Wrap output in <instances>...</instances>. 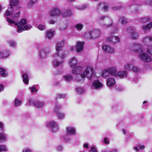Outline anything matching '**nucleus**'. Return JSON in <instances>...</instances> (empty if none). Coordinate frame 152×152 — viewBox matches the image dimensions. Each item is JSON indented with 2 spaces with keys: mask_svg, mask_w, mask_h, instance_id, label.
Returning <instances> with one entry per match:
<instances>
[{
  "mask_svg": "<svg viewBox=\"0 0 152 152\" xmlns=\"http://www.w3.org/2000/svg\"><path fill=\"white\" fill-rule=\"evenodd\" d=\"M117 150L116 149H113L110 151L109 150V152H117Z\"/></svg>",
  "mask_w": 152,
  "mask_h": 152,
  "instance_id": "obj_63",
  "label": "nucleus"
},
{
  "mask_svg": "<svg viewBox=\"0 0 152 152\" xmlns=\"http://www.w3.org/2000/svg\"><path fill=\"white\" fill-rule=\"evenodd\" d=\"M84 43L80 42H77L75 48H72L71 50L72 52H73L76 50L77 52H80L82 51L83 49Z\"/></svg>",
  "mask_w": 152,
  "mask_h": 152,
  "instance_id": "obj_14",
  "label": "nucleus"
},
{
  "mask_svg": "<svg viewBox=\"0 0 152 152\" xmlns=\"http://www.w3.org/2000/svg\"><path fill=\"white\" fill-rule=\"evenodd\" d=\"M92 38H95L99 37L101 32L98 29H94L90 31Z\"/></svg>",
  "mask_w": 152,
  "mask_h": 152,
  "instance_id": "obj_21",
  "label": "nucleus"
},
{
  "mask_svg": "<svg viewBox=\"0 0 152 152\" xmlns=\"http://www.w3.org/2000/svg\"><path fill=\"white\" fill-rule=\"evenodd\" d=\"M22 152H32V151L31 149L28 148H26L23 150Z\"/></svg>",
  "mask_w": 152,
  "mask_h": 152,
  "instance_id": "obj_57",
  "label": "nucleus"
},
{
  "mask_svg": "<svg viewBox=\"0 0 152 152\" xmlns=\"http://www.w3.org/2000/svg\"><path fill=\"white\" fill-rule=\"evenodd\" d=\"M55 34V31L52 29H50L46 31L45 33L46 37L49 39H51L53 37Z\"/></svg>",
  "mask_w": 152,
  "mask_h": 152,
  "instance_id": "obj_17",
  "label": "nucleus"
},
{
  "mask_svg": "<svg viewBox=\"0 0 152 152\" xmlns=\"http://www.w3.org/2000/svg\"><path fill=\"white\" fill-rule=\"evenodd\" d=\"M85 89L83 87H77V91L79 94L83 93L85 91Z\"/></svg>",
  "mask_w": 152,
  "mask_h": 152,
  "instance_id": "obj_43",
  "label": "nucleus"
},
{
  "mask_svg": "<svg viewBox=\"0 0 152 152\" xmlns=\"http://www.w3.org/2000/svg\"><path fill=\"white\" fill-rule=\"evenodd\" d=\"M128 74L127 71H121L118 72L116 77H119L120 78H123L126 77Z\"/></svg>",
  "mask_w": 152,
  "mask_h": 152,
  "instance_id": "obj_24",
  "label": "nucleus"
},
{
  "mask_svg": "<svg viewBox=\"0 0 152 152\" xmlns=\"http://www.w3.org/2000/svg\"><path fill=\"white\" fill-rule=\"evenodd\" d=\"M87 7V5H84L81 6H77L75 7L76 9L78 10H82L85 9Z\"/></svg>",
  "mask_w": 152,
  "mask_h": 152,
  "instance_id": "obj_53",
  "label": "nucleus"
},
{
  "mask_svg": "<svg viewBox=\"0 0 152 152\" xmlns=\"http://www.w3.org/2000/svg\"><path fill=\"white\" fill-rule=\"evenodd\" d=\"M61 107V105L59 103H56L55 105V111L56 112H58L59 111Z\"/></svg>",
  "mask_w": 152,
  "mask_h": 152,
  "instance_id": "obj_46",
  "label": "nucleus"
},
{
  "mask_svg": "<svg viewBox=\"0 0 152 152\" xmlns=\"http://www.w3.org/2000/svg\"><path fill=\"white\" fill-rule=\"evenodd\" d=\"M37 28L41 31L45 30L46 29L45 26L43 24H39L37 26Z\"/></svg>",
  "mask_w": 152,
  "mask_h": 152,
  "instance_id": "obj_38",
  "label": "nucleus"
},
{
  "mask_svg": "<svg viewBox=\"0 0 152 152\" xmlns=\"http://www.w3.org/2000/svg\"><path fill=\"white\" fill-rule=\"evenodd\" d=\"M69 64L71 67L74 68L77 66V61L75 58H72L69 61Z\"/></svg>",
  "mask_w": 152,
  "mask_h": 152,
  "instance_id": "obj_23",
  "label": "nucleus"
},
{
  "mask_svg": "<svg viewBox=\"0 0 152 152\" xmlns=\"http://www.w3.org/2000/svg\"><path fill=\"white\" fill-rule=\"evenodd\" d=\"M65 95L64 94H58L56 96V99H58L64 98H65Z\"/></svg>",
  "mask_w": 152,
  "mask_h": 152,
  "instance_id": "obj_52",
  "label": "nucleus"
},
{
  "mask_svg": "<svg viewBox=\"0 0 152 152\" xmlns=\"http://www.w3.org/2000/svg\"><path fill=\"white\" fill-rule=\"evenodd\" d=\"M63 150V147L61 146H58L57 147V151H60Z\"/></svg>",
  "mask_w": 152,
  "mask_h": 152,
  "instance_id": "obj_59",
  "label": "nucleus"
},
{
  "mask_svg": "<svg viewBox=\"0 0 152 152\" xmlns=\"http://www.w3.org/2000/svg\"><path fill=\"white\" fill-rule=\"evenodd\" d=\"M14 24L18 27V32H21L23 31L28 30L32 27L31 25L27 23V20L24 19L21 20L19 23H17L15 22Z\"/></svg>",
  "mask_w": 152,
  "mask_h": 152,
  "instance_id": "obj_5",
  "label": "nucleus"
},
{
  "mask_svg": "<svg viewBox=\"0 0 152 152\" xmlns=\"http://www.w3.org/2000/svg\"><path fill=\"white\" fill-rule=\"evenodd\" d=\"M66 135L72 136L76 134V130L74 127L68 126L66 128Z\"/></svg>",
  "mask_w": 152,
  "mask_h": 152,
  "instance_id": "obj_13",
  "label": "nucleus"
},
{
  "mask_svg": "<svg viewBox=\"0 0 152 152\" xmlns=\"http://www.w3.org/2000/svg\"><path fill=\"white\" fill-rule=\"evenodd\" d=\"M147 51L148 53L152 55V45L148 46L147 48Z\"/></svg>",
  "mask_w": 152,
  "mask_h": 152,
  "instance_id": "obj_48",
  "label": "nucleus"
},
{
  "mask_svg": "<svg viewBox=\"0 0 152 152\" xmlns=\"http://www.w3.org/2000/svg\"><path fill=\"white\" fill-rule=\"evenodd\" d=\"M10 55V52L7 50H4L1 53V57L5 59L8 57Z\"/></svg>",
  "mask_w": 152,
  "mask_h": 152,
  "instance_id": "obj_29",
  "label": "nucleus"
},
{
  "mask_svg": "<svg viewBox=\"0 0 152 152\" xmlns=\"http://www.w3.org/2000/svg\"><path fill=\"white\" fill-rule=\"evenodd\" d=\"M127 33L128 34L131 33V37L134 40L137 39L139 37L138 33L134 30L131 27H128L126 30Z\"/></svg>",
  "mask_w": 152,
  "mask_h": 152,
  "instance_id": "obj_9",
  "label": "nucleus"
},
{
  "mask_svg": "<svg viewBox=\"0 0 152 152\" xmlns=\"http://www.w3.org/2000/svg\"><path fill=\"white\" fill-rule=\"evenodd\" d=\"M64 45V42L63 40L58 42L56 45V50L57 53L55 54L53 56L54 60L53 61L52 64L54 66L58 67L59 66H62L63 65V61H59L58 60H59L60 59H63L64 57V56L60 55V53H61V51L62 50V48Z\"/></svg>",
  "mask_w": 152,
  "mask_h": 152,
  "instance_id": "obj_3",
  "label": "nucleus"
},
{
  "mask_svg": "<svg viewBox=\"0 0 152 152\" xmlns=\"http://www.w3.org/2000/svg\"><path fill=\"white\" fill-rule=\"evenodd\" d=\"M57 113V115L58 118L60 119H63L65 117V113L61 112H58Z\"/></svg>",
  "mask_w": 152,
  "mask_h": 152,
  "instance_id": "obj_35",
  "label": "nucleus"
},
{
  "mask_svg": "<svg viewBox=\"0 0 152 152\" xmlns=\"http://www.w3.org/2000/svg\"><path fill=\"white\" fill-rule=\"evenodd\" d=\"M105 19L104 23L101 25L102 27L103 28H107L112 26L113 22V20L107 16H99L98 17L97 20L98 21H102Z\"/></svg>",
  "mask_w": 152,
  "mask_h": 152,
  "instance_id": "obj_6",
  "label": "nucleus"
},
{
  "mask_svg": "<svg viewBox=\"0 0 152 152\" xmlns=\"http://www.w3.org/2000/svg\"><path fill=\"white\" fill-rule=\"evenodd\" d=\"M125 69L133 71L134 72H138L140 70L137 66L134 65V62L132 61L126 64L124 66Z\"/></svg>",
  "mask_w": 152,
  "mask_h": 152,
  "instance_id": "obj_8",
  "label": "nucleus"
},
{
  "mask_svg": "<svg viewBox=\"0 0 152 152\" xmlns=\"http://www.w3.org/2000/svg\"><path fill=\"white\" fill-rule=\"evenodd\" d=\"M72 15V12L71 10H64L61 12V15L64 17H67Z\"/></svg>",
  "mask_w": 152,
  "mask_h": 152,
  "instance_id": "obj_27",
  "label": "nucleus"
},
{
  "mask_svg": "<svg viewBox=\"0 0 152 152\" xmlns=\"http://www.w3.org/2000/svg\"><path fill=\"white\" fill-rule=\"evenodd\" d=\"M150 19L148 17H145L140 18L139 20V21L142 23H145L148 22Z\"/></svg>",
  "mask_w": 152,
  "mask_h": 152,
  "instance_id": "obj_36",
  "label": "nucleus"
},
{
  "mask_svg": "<svg viewBox=\"0 0 152 152\" xmlns=\"http://www.w3.org/2000/svg\"><path fill=\"white\" fill-rule=\"evenodd\" d=\"M50 15L52 17L59 16L61 15V12L59 9L57 8L52 9L49 12Z\"/></svg>",
  "mask_w": 152,
  "mask_h": 152,
  "instance_id": "obj_15",
  "label": "nucleus"
},
{
  "mask_svg": "<svg viewBox=\"0 0 152 152\" xmlns=\"http://www.w3.org/2000/svg\"><path fill=\"white\" fill-rule=\"evenodd\" d=\"M115 83V80L113 77L109 78L107 80V86L110 88L113 87Z\"/></svg>",
  "mask_w": 152,
  "mask_h": 152,
  "instance_id": "obj_18",
  "label": "nucleus"
},
{
  "mask_svg": "<svg viewBox=\"0 0 152 152\" xmlns=\"http://www.w3.org/2000/svg\"><path fill=\"white\" fill-rule=\"evenodd\" d=\"M118 28L117 26V25L115 26H114L112 29L111 30V33L113 34L115 33H116L117 31H118Z\"/></svg>",
  "mask_w": 152,
  "mask_h": 152,
  "instance_id": "obj_49",
  "label": "nucleus"
},
{
  "mask_svg": "<svg viewBox=\"0 0 152 152\" xmlns=\"http://www.w3.org/2000/svg\"><path fill=\"white\" fill-rule=\"evenodd\" d=\"M72 79V77L71 75H66L63 76V79L66 81L69 82Z\"/></svg>",
  "mask_w": 152,
  "mask_h": 152,
  "instance_id": "obj_32",
  "label": "nucleus"
},
{
  "mask_svg": "<svg viewBox=\"0 0 152 152\" xmlns=\"http://www.w3.org/2000/svg\"><path fill=\"white\" fill-rule=\"evenodd\" d=\"M152 26V23H151L147 24L146 26L142 27L141 28L144 31L150 30Z\"/></svg>",
  "mask_w": 152,
  "mask_h": 152,
  "instance_id": "obj_30",
  "label": "nucleus"
},
{
  "mask_svg": "<svg viewBox=\"0 0 152 152\" xmlns=\"http://www.w3.org/2000/svg\"><path fill=\"white\" fill-rule=\"evenodd\" d=\"M110 75V74L108 69L103 71L102 77L104 78H106L109 76Z\"/></svg>",
  "mask_w": 152,
  "mask_h": 152,
  "instance_id": "obj_33",
  "label": "nucleus"
},
{
  "mask_svg": "<svg viewBox=\"0 0 152 152\" xmlns=\"http://www.w3.org/2000/svg\"><path fill=\"white\" fill-rule=\"evenodd\" d=\"M38 0H30V2L28 4V7H31L36 4Z\"/></svg>",
  "mask_w": 152,
  "mask_h": 152,
  "instance_id": "obj_41",
  "label": "nucleus"
},
{
  "mask_svg": "<svg viewBox=\"0 0 152 152\" xmlns=\"http://www.w3.org/2000/svg\"><path fill=\"white\" fill-rule=\"evenodd\" d=\"M83 68L80 66H78L75 67L72 71V73L74 74L79 75L81 73V72L83 70Z\"/></svg>",
  "mask_w": 152,
  "mask_h": 152,
  "instance_id": "obj_22",
  "label": "nucleus"
},
{
  "mask_svg": "<svg viewBox=\"0 0 152 152\" xmlns=\"http://www.w3.org/2000/svg\"><path fill=\"white\" fill-rule=\"evenodd\" d=\"M90 152H98L96 147L95 146H92L91 148Z\"/></svg>",
  "mask_w": 152,
  "mask_h": 152,
  "instance_id": "obj_47",
  "label": "nucleus"
},
{
  "mask_svg": "<svg viewBox=\"0 0 152 152\" xmlns=\"http://www.w3.org/2000/svg\"><path fill=\"white\" fill-rule=\"evenodd\" d=\"M21 100L17 97L15 98L12 102L13 105L14 107H17L20 106L22 104Z\"/></svg>",
  "mask_w": 152,
  "mask_h": 152,
  "instance_id": "obj_25",
  "label": "nucleus"
},
{
  "mask_svg": "<svg viewBox=\"0 0 152 152\" xmlns=\"http://www.w3.org/2000/svg\"><path fill=\"white\" fill-rule=\"evenodd\" d=\"M7 43L10 46L13 48L16 47L17 45V43L15 41L12 40L8 41Z\"/></svg>",
  "mask_w": 152,
  "mask_h": 152,
  "instance_id": "obj_31",
  "label": "nucleus"
},
{
  "mask_svg": "<svg viewBox=\"0 0 152 152\" xmlns=\"http://www.w3.org/2000/svg\"><path fill=\"white\" fill-rule=\"evenodd\" d=\"M107 40L112 43L118 42L120 41L119 37L117 36H111L107 38Z\"/></svg>",
  "mask_w": 152,
  "mask_h": 152,
  "instance_id": "obj_20",
  "label": "nucleus"
},
{
  "mask_svg": "<svg viewBox=\"0 0 152 152\" xmlns=\"http://www.w3.org/2000/svg\"><path fill=\"white\" fill-rule=\"evenodd\" d=\"M10 5L8 7V9L6 11L4 14V17L6 19L7 21L9 23V25H12L13 23H15V21L12 19L16 20L20 15V12L18 11L15 14L11 16L10 18L9 16L11 15L14 13V7L17 5L19 3L18 0H10Z\"/></svg>",
  "mask_w": 152,
  "mask_h": 152,
  "instance_id": "obj_2",
  "label": "nucleus"
},
{
  "mask_svg": "<svg viewBox=\"0 0 152 152\" xmlns=\"http://www.w3.org/2000/svg\"><path fill=\"white\" fill-rule=\"evenodd\" d=\"M121 8V7L120 6L114 7H112V9L114 10H118L120 9Z\"/></svg>",
  "mask_w": 152,
  "mask_h": 152,
  "instance_id": "obj_61",
  "label": "nucleus"
},
{
  "mask_svg": "<svg viewBox=\"0 0 152 152\" xmlns=\"http://www.w3.org/2000/svg\"><path fill=\"white\" fill-rule=\"evenodd\" d=\"M110 75L114 76H116L118 72L117 69L114 67H111L108 68Z\"/></svg>",
  "mask_w": 152,
  "mask_h": 152,
  "instance_id": "obj_26",
  "label": "nucleus"
},
{
  "mask_svg": "<svg viewBox=\"0 0 152 152\" xmlns=\"http://www.w3.org/2000/svg\"><path fill=\"white\" fill-rule=\"evenodd\" d=\"M50 49L49 48H46L41 50L39 53V57L41 59L45 58L49 53Z\"/></svg>",
  "mask_w": 152,
  "mask_h": 152,
  "instance_id": "obj_12",
  "label": "nucleus"
},
{
  "mask_svg": "<svg viewBox=\"0 0 152 152\" xmlns=\"http://www.w3.org/2000/svg\"><path fill=\"white\" fill-rule=\"evenodd\" d=\"M144 3L146 5H152V0H146Z\"/></svg>",
  "mask_w": 152,
  "mask_h": 152,
  "instance_id": "obj_54",
  "label": "nucleus"
},
{
  "mask_svg": "<svg viewBox=\"0 0 152 152\" xmlns=\"http://www.w3.org/2000/svg\"><path fill=\"white\" fill-rule=\"evenodd\" d=\"M120 21H121L123 24H125L127 23L126 19L125 18L123 17L121 18L120 20Z\"/></svg>",
  "mask_w": 152,
  "mask_h": 152,
  "instance_id": "obj_51",
  "label": "nucleus"
},
{
  "mask_svg": "<svg viewBox=\"0 0 152 152\" xmlns=\"http://www.w3.org/2000/svg\"><path fill=\"white\" fill-rule=\"evenodd\" d=\"M47 126L50 129L51 131L53 132H55L57 131L58 129V126L57 124L54 121H51L47 124Z\"/></svg>",
  "mask_w": 152,
  "mask_h": 152,
  "instance_id": "obj_11",
  "label": "nucleus"
},
{
  "mask_svg": "<svg viewBox=\"0 0 152 152\" xmlns=\"http://www.w3.org/2000/svg\"><path fill=\"white\" fill-rule=\"evenodd\" d=\"M0 75L4 77H7L8 76V74L7 70L4 68L0 67Z\"/></svg>",
  "mask_w": 152,
  "mask_h": 152,
  "instance_id": "obj_28",
  "label": "nucleus"
},
{
  "mask_svg": "<svg viewBox=\"0 0 152 152\" xmlns=\"http://www.w3.org/2000/svg\"><path fill=\"white\" fill-rule=\"evenodd\" d=\"M23 80L24 83L26 84L28 83L29 80H28V75L26 74H23Z\"/></svg>",
  "mask_w": 152,
  "mask_h": 152,
  "instance_id": "obj_34",
  "label": "nucleus"
},
{
  "mask_svg": "<svg viewBox=\"0 0 152 152\" xmlns=\"http://www.w3.org/2000/svg\"><path fill=\"white\" fill-rule=\"evenodd\" d=\"M99 7L102 8L104 11H107L108 9V7L104 4H101L99 5Z\"/></svg>",
  "mask_w": 152,
  "mask_h": 152,
  "instance_id": "obj_40",
  "label": "nucleus"
},
{
  "mask_svg": "<svg viewBox=\"0 0 152 152\" xmlns=\"http://www.w3.org/2000/svg\"><path fill=\"white\" fill-rule=\"evenodd\" d=\"M84 37L86 39H92L91 35V33L90 31L86 33L84 35Z\"/></svg>",
  "mask_w": 152,
  "mask_h": 152,
  "instance_id": "obj_44",
  "label": "nucleus"
},
{
  "mask_svg": "<svg viewBox=\"0 0 152 152\" xmlns=\"http://www.w3.org/2000/svg\"><path fill=\"white\" fill-rule=\"evenodd\" d=\"M131 3L132 4H133L134 2V0H131ZM136 7V6L135 5H132V6L131 8V9L132 10V11L133 12V11H135L137 12V10L136 9L134 10V9Z\"/></svg>",
  "mask_w": 152,
  "mask_h": 152,
  "instance_id": "obj_50",
  "label": "nucleus"
},
{
  "mask_svg": "<svg viewBox=\"0 0 152 152\" xmlns=\"http://www.w3.org/2000/svg\"><path fill=\"white\" fill-rule=\"evenodd\" d=\"M3 124L2 122H0V132L3 131Z\"/></svg>",
  "mask_w": 152,
  "mask_h": 152,
  "instance_id": "obj_58",
  "label": "nucleus"
},
{
  "mask_svg": "<svg viewBox=\"0 0 152 152\" xmlns=\"http://www.w3.org/2000/svg\"><path fill=\"white\" fill-rule=\"evenodd\" d=\"M7 149L6 146L4 145H2L0 146V152L2 151H7Z\"/></svg>",
  "mask_w": 152,
  "mask_h": 152,
  "instance_id": "obj_45",
  "label": "nucleus"
},
{
  "mask_svg": "<svg viewBox=\"0 0 152 152\" xmlns=\"http://www.w3.org/2000/svg\"><path fill=\"white\" fill-rule=\"evenodd\" d=\"M129 49L132 52L138 53V57L140 60L145 62H149L152 61L151 56L144 52L145 49L141 44L133 43L130 45Z\"/></svg>",
  "mask_w": 152,
  "mask_h": 152,
  "instance_id": "obj_1",
  "label": "nucleus"
},
{
  "mask_svg": "<svg viewBox=\"0 0 152 152\" xmlns=\"http://www.w3.org/2000/svg\"><path fill=\"white\" fill-rule=\"evenodd\" d=\"M102 142H103L104 144H109V142L107 138H104L103 140H102Z\"/></svg>",
  "mask_w": 152,
  "mask_h": 152,
  "instance_id": "obj_56",
  "label": "nucleus"
},
{
  "mask_svg": "<svg viewBox=\"0 0 152 152\" xmlns=\"http://www.w3.org/2000/svg\"><path fill=\"white\" fill-rule=\"evenodd\" d=\"M7 136L5 134L0 133V142L5 141L7 139Z\"/></svg>",
  "mask_w": 152,
  "mask_h": 152,
  "instance_id": "obj_42",
  "label": "nucleus"
},
{
  "mask_svg": "<svg viewBox=\"0 0 152 152\" xmlns=\"http://www.w3.org/2000/svg\"><path fill=\"white\" fill-rule=\"evenodd\" d=\"M102 49L105 52L108 53H112L115 51V49L110 45H104L102 47Z\"/></svg>",
  "mask_w": 152,
  "mask_h": 152,
  "instance_id": "obj_16",
  "label": "nucleus"
},
{
  "mask_svg": "<svg viewBox=\"0 0 152 152\" xmlns=\"http://www.w3.org/2000/svg\"><path fill=\"white\" fill-rule=\"evenodd\" d=\"M112 112L114 113H116L119 111V108L116 105H113L112 107Z\"/></svg>",
  "mask_w": 152,
  "mask_h": 152,
  "instance_id": "obj_39",
  "label": "nucleus"
},
{
  "mask_svg": "<svg viewBox=\"0 0 152 152\" xmlns=\"http://www.w3.org/2000/svg\"><path fill=\"white\" fill-rule=\"evenodd\" d=\"M109 150L108 149H104L102 150L101 152H109Z\"/></svg>",
  "mask_w": 152,
  "mask_h": 152,
  "instance_id": "obj_64",
  "label": "nucleus"
},
{
  "mask_svg": "<svg viewBox=\"0 0 152 152\" xmlns=\"http://www.w3.org/2000/svg\"><path fill=\"white\" fill-rule=\"evenodd\" d=\"M103 86V84L99 80H94L91 83V87L93 89L99 90Z\"/></svg>",
  "mask_w": 152,
  "mask_h": 152,
  "instance_id": "obj_10",
  "label": "nucleus"
},
{
  "mask_svg": "<svg viewBox=\"0 0 152 152\" xmlns=\"http://www.w3.org/2000/svg\"><path fill=\"white\" fill-rule=\"evenodd\" d=\"M93 69L92 67H88L85 71L81 74L78 75L76 76V80L78 82L82 81L85 77L90 79L94 74L93 72Z\"/></svg>",
  "mask_w": 152,
  "mask_h": 152,
  "instance_id": "obj_4",
  "label": "nucleus"
},
{
  "mask_svg": "<svg viewBox=\"0 0 152 152\" xmlns=\"http://www.w3.org/2000/svg\"><path fill=\"white\" fill-rule=\"evenodd\" d=\"M29 88L32 93L36 92L37 91V90L36 88L34 86H33L32 87H30Z\"/></svg>",
  "mask_w": 152,
  "mask_h": 152,
  "instance_id": "obj_55",
  "label": "nucleus"
},
{
  "mask_svg": "<svg viewBox=\"0 0 152 152\" xmlns=\"http://www.w3.org/2000/svg\"><path fill=\"white\" fill-rule=\"evenodd\" d=\"M4 87L2 85H0V92L4 90Z\"/></svg>",
  "mask_w": 152,
  "mask_h": 152,
  "instance_id": "obj_62",
  "label": "nucleus"
},
{
  "mask_svg": "<svg viewBox=\"0 0 152 152\" xmlns=\"http://www.w3.org/2000/svg\"><path fill=\"white\" fill-rule=\"evenodd\" d=\"M83 25L81 23H78L76 24L75 26L76 29L79 31H80L82 30L83 28Z\"/></svg>",
  "mask_w": 152,
  "mask_h": 152,
  "instance_id": "obj_37",
  "label": "nucleus"
},
{
  "mask_svg": "<svg viewBox=\"0 0 152 152\" xmlns=\"http://www.w3.org/2000/svg\"><path fill=\"white\" fill-rule=\"evenodd\" d=\"M89 145L88 143H85L83 144V147L86 149L89 148Z\"/></svg>",
  "mask_w": 152,
  "mask_h": 152,
  "instance_id": "obj_60",
  "label": "nucleus"
},
{
  "mask_svg": "<svg viewBox=\"0 0 152 152\" xmlns=\"http://www.w3.org/2000/svg\"><path fill=\"white\" fill-rule=\"evenodd\" d=\"M27 104L34 106L38 108H41L43 107L45 105V103L43 102L32 98H29L28 99Z\"/></svg>",
  "mask_w": 152,
  "mask_h": 152,
  "instance_id": "obj_7",
  "label": "nucleus"
},
{
  "mask_svg": "<svg viewBox=\"0 0 152 152\" xmlns=\"http://www.w3.org/2000/svg\"><path fill=\"white\" fill-rule=\"evenodd\" d=\"M143 42L145 44L148 45V46L152 45V37L150 36H146L143 39Z\"/></svg>",
  "mask_w": 152,
  "mask_h": 152,
  "instance_id": "obj_19",
  "label": "nucleus"
}]
</instances>
